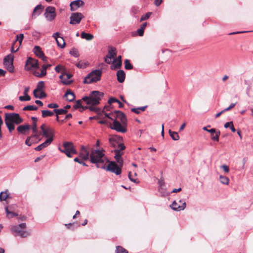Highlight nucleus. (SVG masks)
Masks as SVG:
<instances>
[{"label": "nucleus", "instance_id": "f257e3e1", "mask_svg": "<svg viewBox=\"0 0 253 253\" xmlns=\"http://www.w3.org/2000/svg\"><path fill=\"white\" fill-rule=\"evenodd\" d=\"M105 150L102 148L101 150H92L90 154V162L95 164L97 168L106 170L105 161L109 162L108 159L105 157L104 152Z\"/></svg>", "mask_w": 253, "mask_h": 253}, {"label": "nucleus", "instance_id": "f03ea898", "mask_svg": "<svg viewBox=\"0 0 253 253\" xmlns=\"http://www.w3.org/2000/svg\"><path fill=\"white\" fill-rule=\"evenodd\" d=\"M114 152L115 154L114 158L118 164L115 162H110L106 167V170L115 173L116 175H119L122 172V168L123 166L124 161L122 156L124 153L119 150H114Z\"/></svg>", "mask_w": 253, "mask_h": 253}, {"label": "nucleus", "instance_id": "7ed1b4c3", "mask_svg": "<svg viewBox=\"0 0 253 253\" xmlns=\"http://www.w3.org/2000/svg\"><path fill=\"white\" fill-rule=\"evenodd\" d=\"M26 228V223H22L18 225L12 226L10 228V231L11 233L15 236H20L22 238H26L30 235L27 231L24 230Z\"/></svg>", "mask_w": 253, "mask_h": 253}, {"label": "nucleus", "instance_id": "20e7f679", "mask_svg": "<svg viewBox=\"0 0 253 253\" xmlns=\"http://www.w3.org/2000/svg\"><path fill=\"white\" fill-rule=\"evenodd\" d=\"M102 71L100 69H97L91 71L84 78L83 81L84 84H90L96 83L101 80Z\"/></svg>", "mask_w": 253, "mask_h": 253}, {"label": "nucleus", "instance_id": "39448f33", "mask_svg": "<svg viewBox=\"0 0 253 253\" xmlns=\"http://www.w3.org/2000/svg\"><path fill=\"white\" fill-rule=\"evenodd\" d=\"M64 149H62L61 147H59L58 149L63 153H64L69 158L72 157L71 154H77L74 146L71 142H65L63 144Z\"/></svg>", "mask_w": 253, "mask_h": 253}, {"label": "nucleus", "instance_id": "423d86ee", "mask_svg": "<svg viewBox=\"0 0 253 253\" xmlns=\"http://www.w3.org/2000/svg\"><path fill=\"white\" fill-rule=\"evenodd\" d=\"M104 93L97 90L92 91L90 93L91 102H87V105L95 106L100 103V101L103 97Z\"/></svg>", "mask_w": 253, "mask_h": 253}, {"label": "nucleus", "instance_id": "0eeeda50", "mask_svg": "<svg viewBox=\"0 0 253 253\" xmlns=\"http://www.w3.org/2000/svg\"><path fill=\"white\" fill-rule=\"evenodd\" d=\"M127 125H123V124L118 121L116 119L113 120V124L112 126H110V128L112 129L115 130L116 131L122 133H125L126 132L127 129L126 126Z\"/></svg>", "mask_w": 253, "mask_h": 253}, {"label": "nucleus", "instance_id": "6e6552de", "mask_svg": "<svg viewBox=\"0 0 253 253\" xmlns=\"http://www.w3.org/2000/svg\"><path fill=\"white\" fill-rule=\"evenodd\" d=\"M44 15L47 21H52L56 15L55 8L53 6H47L45 9Z\"/></svg>", "mask_w": 253, "mask_h": 253}, {"label": "nucleus", "instance_id": "1a4fd4ad", "mask_svg": "<svg viewBox=\"0 0 253 253\" xmlns=\"http://www.w3.org/2000/svg\"><path fill=\"white\" fill-rule=\"evenodd\" d=\"M186 206V202L183 200L179 199L178 201H174L170 206L171 208L175 211H180L184 210Z\"/></svg>", "mask_w": 253, "mask_h": 253}, {"label": "nucleus", "instance_id": "9d476101", "mask_svg": "<svg viewBox=\"0 0 253 253\" xmlns=\"http://www.w3.org/2000/svg\"><path fill=\"white\" fill-rule=\"evenodd\" d=\"M33 68H39L38 60L32 57H28L26 62L25 69L27 71H30Z\"/></svg>", "mask_w": 253, "mask_h": 253}, {"label": "nucleus", "instance_id": "9b49d317", "mask_svg": "<svg viewBox=\"0 0 253 253\" xmlns=\"http://www.w3.org/2000/svg\"><path fill=\"white\" fill-rule=\"evenodd\" d=\"M84 18V16L80 12H74L71 13L70 17V24L72 25H76L79 24L82 19Z\"/></svg>", "mask_w": 253, "mask_h": 253}, {"label": "nucleus", "instance_id": "f8f14e48", "mask_svg": "<svg viewBox=\"0 0 253 253\" xmlns=\"http://www.w3.org/2000/svg\"><path fill=\"white\" fill-rule=\"evenodd\" d=\"M10 122L15 123L16 125H19L23 122V119L20 117L18 113H11L5 114Z\"/></svg>", "mask_w": 253, "mask_h": 253}, {"label": "nucleus", "instance_id": "ddd939ff", "mask_svg": "<svg viewBox=\"0 0 253 253\" xmlns=\"http://www.w3.org/2000/svg\"><path fill=\"white\" fill-rule=\"evenodd\" d=\"M115 114V119L118 118L123 124V125H127V118L126 115L122 111L119 110H116L112 114Z\"/></svg>", "mask_w": 253, "mask_h": 253}, {"label": "nucleus", "instance_id": "4468645a", "mask_svg": "<svg viewBox=\"0 0 253 253\" xmlns=\"http://www.w3.org/2000/svg\"><path fill=\"white\" fill-rule=\"evenodd\" d=\"M72 77V75L71 74L64 72L59 76V78L61 80V82L64 84L69 85L73 83V81L69 80Z\"/></svg>", "mask_w": 253, "mask_h": 253}, {"label": "nucleus", "instance_id": "2eb2a0df", "mask_svg": "<svg viewBox=\"0 0 253 253\" xmlns=\"http://www.w3.org/2000/svg\"><path fill=\"white\" fill-rule=\"evenodd\" d=\"M84 3L82 0H75L70 3V10L72 11L77 10L79 7L83 6Z\"/></svg>", "mask_w": 253, "mask_h": 253}, {"label": "nucleus", "instance_id": "dca6fc26", "mask_svg": "<svg viewBox=\"0 0 253 253\" xmlns=\"http://www.w3.org/2000/svg\"><path fill=\"white\" fill-rule=\"evenodd\" d=\"M59 35L60 33L57 32L53 34L52 37L55 39L57 45L59 47L64 48L66 43L64 39L62 37H60Z\"/></svg>", "mask_w": 253, "mask_h": 253}, {"label": "nucleus", "instance_id": "f3484780", "mask_svg": "<svg viewBox=\"0 0 253 253\" xmlns=\"http://www.w3.org/2000/svg\"><path fill=\"white\" fill-rule=\"evenodd\" d=\"M90 156L89 151L84 146L81 147V152L79 154L80 158L84 161L87 160Z\"/></svg>", "mask_w": 253, "mask_h": 253}, {"label": "nucleus", "instance_id": "a211bd4d", "mask_svg": "<svg viewBox=\"0 0 253 253\" xmlns=\"http://www.w3.org/2000/svg\"><path fill=\"white\" fill-rule=\"evenodd\" d=\"M42 132L43 136L47 139L51 138L52 141L53 140L55 131L53 128L48 127L44 130L42 131Z\"/></svg>", "mask_w": 253, "mask_h": 253}, {"label": "nucleus", "instance_id": "6ab92c4d", "mask_svg": "<svg viewBox=\"0 0 253 253\" xmlns=\"http://www.w3.org/2000/svg\"><path fill=\"white\" fill-rule=\"evenodd\" d=\"M52 139L51 138L47 139L44 142L36 147L35 148V150L37 151H41L44 148L47 147L49 144H50L52 143Z\"/></svg>", "mask_w": 253, "mask_h": 253}, {"label": "nucleus", "instance_id": "aec40b11", "mask_svg": "<svg viewBox=\"0 0 253 253\" xmlns=\"http://www.w3.org/2000/svg\"><path fill=\"white\" fill-rule=\"evenodd\" d=\"M43 8L41 4L37 5L33 12L32 18H36L38 16L40 15L42 12V9Z\"/></svg>", "mask_w": 253, "mask_h": 253}, {"label": "nucleus", "instance_id": "412c9836", "mask_svg": "<svg viewBox=\"0 0 253 253\" xmlns=\"http://www.w3.org/2000/svg\"><path fill=\"white\" fill-rule=\"evenodd\" d=\"M64 97H66L67 100L69 102H72L74 101L76 98L75 93L70 89H68L66 91Z\"/></svg>", "mask_w": 253, "mask_h": 253}, {"label": "nucleus", "instance_id": "4be33fe9", "mask_svg": "<svg viewBox=\"0 0 253 253\" xmlns=\"http://www.w3.org/2000/svg\"><path fill=\"white\" fill-rule=\"evenodd\" d=\"M117 80L120 83H122L125 81L126 78L125 72L122 70H119L116 74Z\"/></svg>", "mask_w": 253, "mask_h": 253}, {"label": "nucleus", "instance_id": "5701e85b", "mask_svg": "<svg viewBox=\"0 0 253 253\" xmlns=\"http://www.w3.org/2000/svg\"><path fill=\"white\" fill-rule=\"evenodd\" d=\"M5 123L8 129V130L10 132H11L12 130H13L15 128V126L14 123L12 122H10L9 120L8 117L5 115Z\"/></svg>", "mask_w": 253, "mask_h": 253}, {"label": "nucleus", "instance_id": "b1692460", "mask_svg": "<svg viewBox=\"0 0 253 253\" xmlns=\"http://www.w3.org/2000/svg\"><path fill=\"white\" fill-rule=\"evenodd\" d=\"M30 128V126L28 124H27L25 125L19 126L17 128V130L19 133L21 134H25L26 131L29 130Z\"/></svg>", "mask_w": 253, "mask_h": 253}, {"label": "nucleus", "instance_id": "393cba45", "mask_svg": "<svg viewBox=\"0 0 253 253\" xmlns=\"http://www.w3.org/2000/svg\"><path fill=\"white\" fill-rule=\"evenodd\" d=\"M33 51L35 54V55L40 58L42 56H43L44 53L43 51L42 50V48L39 46H35V47L33 48Z\"/></svg>", "mask_w": 253, "mask_h": 253}, {"label": "nucleus", "instance_id": "a878e982", "mask_svg": "<svg viewBox=\"0 0 253 253\" xmlns=\"http://www.w3.org/2000/svg\"><path fill=\"white\" fill-rule=\"evenodd\" d=\"M9 209L10 210L11 209V208L10 206L9 207H5V211L6 214V217L8 218H11L15 216H18V214L14 212L13 211H11L9 210Z\"/></svg>", "mask_w": 253, "mask_h": 253}, {"label": "nucleus", "instance_id": "bb28decb", "mask_svg": "<svg viewBox=\"0 0 253 253\" xmlns=\"http://www.w3.org/2000/svg\"><path fill=\"white\" fill-rule=\"evenodd\" d=\"M14 56L12 54H9L6 56L3 59V65H7L10 63H13Z\"/></svg>", "mask_w": 253, "mask_h": 253}, {"label": "nucleus", "instance_id": "cd10ccee", "mask_svg": "<svg viewBox=\"0 0 253 253\" xmlns=\"http://www.w3.org/2000/svg\"><path fill=\"white\" fill-rule=\"evenodd\" d=\"M46 70L45 64H43L41 69V73L39 74L38 72H35L34 75L38 77H42L46 75Z\"/></svg>", "mask_w": 253, "mask_h": 253}, {"label": "nucleus", "instance_id": "c85d7f7f", "mask_svg": "<svg viewBox=\"0 0 253 253\" xmlns=\"http://www.w3.org/2000/svg\"><path fill=\"white\" fill-rule=\"evenodd\" d=\"M116 48L114 47H111L109 48L108 50V53L107 55L108 56V58L113 59L115 56H116Z\"/></svg>", "mask_w": 253, "mask_h": 253}, {"label": "nucleus", "instance_id": "c756f323", "mask_svg": "<svg viewBox=\"0 0 253 253\" xmlns=\"http://www.w3.org/2000/svg\"><path fill=\"white\" fill-rule=\"evenodd\" d=\"M169 133L173 140L176 141L179 139V136L177 132L173 131L169 129Z\"/></svg>", "mask_w": 253, "mask_h": 253}, {"label": "nucleus", "instance_id": "7c9ffc66", "mask_svg": "<svg viewBox=\"0 0 253 253\" xmlns=\"http://www.w3.org/2000/svg\"><path fill=\"white\" fill-rule=\"evenodd\" d=\"M81 36L82 39H85L87 41H90L93 39V36L92 34L86 33L84 32H82Z\"/></svg>", "mask_w": 253, "mask_h": 253}, {"label": "nucleus", "instance_id": "2f4dec72", "mask_svg": "<svg viewBox=\"0 0 253 253\" xmlns=\"http://www.w3.org/2000/svg\"><path fill=\"white\" fill-rule=\"evenodd\" d=\"M54 112L49 111V110H42V117L45 118L47 117H50L54 115Z\"/></svg>", "mask_w": 253, "mask_h": 253}, {"label": "nucleus", "instance_id": "473e14b6", "mask_svg": "<svg viewBox=\"0 0 253 253\" xmlns=\"http://www.w3.org/2000/svg\"><path fill=\"white\" fill-rule=\"evenodd\" d=\"M214 133H215V135L214 134H211V138L213 141H216V142H218L219 141V137L220 135V132L219 130H216V132H214Z\"/></svg>", "mask_w": 253, "mask_h": 253}, {"label": "nucleus", "instance_id": "72a5a7b5", "mask_svg": "<svg viewBox=\"0 0 253 253\" xmlns=\"http://www.w3.org/2000/svg\"><path fill=\"white\" fill-rule=\"evenodd\" d=\"M122 65V62L116 61L114 63L112 62V65L110 66L111 70H114L118 68H120Z\"/></svg>", "mask_w": 253, "mask_h": 253}, {"label": "nucleus", "instance_id": "f704fd0d", "mask_svg": "<svg viewBox=\"0 0 253 253\" xmlns=\"http://www.w3.org/2000/svg\"><path fill=\"white\" fill-rule=\"evenodd\" d=\"M115 253H128V251L121 246L116 247Z\"/></svg>", "mask_w": 253, "mask_h": 253}, {"label": "nucleus", "instance_id": "c9c22d12", "mask_svg": "<svg viewBox=\"0 0 253 253\" xmlns=\"http://www.w3.org/2000/svg\"><path fill=\"white\" fill-rule=\"evenodd\" d=\"M110 144L113 147L116 148L118 147V144H119L117 139L115 137H111L109 139Z\"/></svg>", "mask_w": 253, "mask_h": 253}, {"label": "nucleus", "instance_id": "e433bc0d", "mask_svg": "<svg viewBox=\"0 0 253 253\" xmlns=\"http://www.w3.org/2000/svg\"><path fill=\"white\" fill-rule=\"evenodd\" d=\"M8 190H6L4 192H1L0 193V201H3L6 200L8 197V194H7Z\"/></svg>", "mask_w": 253, "mask_h": 253}, {"label": "nucleus", "instance_id": "4c0bfd02", "mask_svg": "<svg viewBox=\"0 0 253 253\" xmlns=\"http://www.w3.org/2000/svg\"><path fill=\"white\" fill-rule=\"evenodd\" d=\"M125 64V68L126 70H131L133 68V66L130 63V61L128 59H126L124 62Z\"/></svg>", "mask_w": 253, "mask_h": 253}, {"label": "nucleus", "instance_id": "58836bf2", "mask_svg": "<svg viewBox=\"0 0 253 253\" xmlns=\"http://www.w3.org/2000/svg\"><path fill=\"white\" fill-rule=\"evenodd\" d=\"M220 182L223 184L228 185L229 183V178L225 176L220 175L219 176Z\"/></svg>", "mask_w": 253, "mask_h": 253}, {"label": "nucleus", "instance_id": "ea45409f", "mask_svg": "<svg viewBox=\"0 0 253 253\" xmlns=\"http://www.w3.org/2000/svg\"><path fill=\"white\" fill-rule=\"evenodd\" d=\"M53 112L57 115H61V114H65L67 113V110L64 109H55L53 110Z\"/></svg>", "mask_w": 253, "mask_h": 253}, {"label": "nucleus", "instance_id": "a19ab883", "mask_svg": "<svg viewBox=\"0 0 253 253\" xmlns=\"http://www.w3.org/2000/svg\"><path fill=\"white\" fill-rule=\"evenodd\" d=\"M38 108V107L35 105H27L25 106L23 110L24 111L37 110Z\"/></svg>", "mask_w": 253, "mask_h": 253}, {"label": "nucleus", "instance_id": "79ce46f5", "mask_svg": "<svg viewBox=\"0 0 253 253\" xmlns=\"http://www.w3.org/2000/svg\"><path fill=\"white\" fill-rule=\"evenodd\" d=\"M91 111L95 112L98 114H99L101 112L102 113H104V111H101V109L99 108L95 107L94 106L91 105V106H88V109Z\"/></svg>", "mask_w": 253, "mask_h": 253}, {"label": "nucleus", "instance_id": "37998d69", "mask_svg": "<svg viewBox=\"0 0 253 253\" xmlns=\"http://www.w3.org/2000/svg\"><path fill=\"white\" fill-rule=\"evenodd\" d=\"M44 87V83L43 81H40L38 83L36 90L38 91H40Z\"/></svg>", "mask_w": 253, "mask_h": 253}, {"label": "nucleus", "instance_id": "c03bdc74", "mask_svg": "<svg viewBox=\"0 0 253 253\" xmlns=\"http://www.w3.org/2000/svg\"><path fill=\"white\" fill-rule=\"evenodd\" d=\"M70 54L75 57H78L80 56L78 50L75 48H73L71 50Z\"/></svg>", "mask_w": 253, "mask_h": 253}, {"label": "nucleus", "instance_id": "a18cd8bd", "mask_svg": "<svg viewBox=\"0 0 253 253\" xmlns=\"http://www.w3.org/2000/svg\"><path fill=\"white\" fill-rule=\"evenodd\" d=\"M24 39V35L23 34H20L16 36V40L14 42L15 43L17 41H18L20 45L21 44L23 40Z\"/></svg>", "mask_w": 253, "mask_h": 253}, {"label": "nucleus", "instance_id": "49530a36", "mask_svg": "<svg viewBox=\"0 0 253 253\" xmlns=\"http://www.w3.org/2000/svg\"><path fill=\"white\" fill-rule=\"evenodd\" d=\"M6 67L7 70L10 73H13L14 72V66H13V63H10L8 64H7V65H4Z\"/></svg>", "mask_w": 253, "mask_h": 253}, {"label": "nucleus", "instance_id": "de8ad7c7", "mask_svg": "<svg viewBox=\"0 0 253 253\" xmlns=\"http://www.w3.org/2000/svg\"><path fill=\"white\" fill-rule=\"evenodd\" d=\"M19 99L21 101H29L31 99V97L29 95H24L19 96Z\"/></svg>", "mask_w": 253, "mask_h": 253}, {"label": "nucleus", "instance_id": "09e8293b", "mask_svg": "<svg viewBox=\"0 0 253 253\" xmlns=\"http://www.w3.org/2000/svg\"><path fill=\"white\" fill-rule=\"evenodd\" d=\"M86 63H84L80 61L76 64V66L80 69H84L86 67Z\"/></svg>", "mask_w": 253, "mask_h": 253}, {"label": "nucleus", "instance_id": "8fccbe9b", "mask_svg": "<svg viewBox=\"0 0 253 253\" xmlns=\"http://www.w3.org/2000/svg\"><path fill=\"white\" fill-rule=\"evenodd\" d=\"M117 148V149H116L114 150H119L120 152H122V151L126 149V146L123 143H119L118 144Z\"/></svg>", "mask_w": 253, "mask_h": 253}, {"label": "nucleus", "instance_id": "3c124183", "mask_svg": "<svg viewBox=\"0 0 253 253\" xmlns=\"http://www.w3.org/2000/svg\"><path fill=\"white\" fill-rule=\"evenodd\" d=\"M208 127H210V126H208ZM203 129L204 130L208 131V132L211 133V134H214V132H216V129L215 128H211L210 129H208L207 128V126H204Z\"/></svg>", "mask_w": 253, "mask_h": 253}, {"label": "nucleus", "instance_id": "603ef678", "mask_svg": "<svg viewBox=\"0 0 253 253\" xmlns=\"http://www.w3.org/2000/svg\"><path fill=\"white\" fill-rule=\"evenodd\" d=\"M82 100H78L76 101V103L73 106L75 109H79L81 107Z\"/></svg>", "mask_w": 253, "mask_h": 253}, {"label": "nucleus", "instance_id": "864d4df0", "mask_svg": "<svg viewBox=\"0 0 253 253\" xmlns=\"http://www.w3.org/2000/svg\"><path fill=\"white\" fill-rule=\"evenodd\" d=\"M151 14V12H147L145 15L141 16L140 21L145 20L149 18Z\"/></svg>", "mask_w": 253, "mask_h": 253}, {"label": "nucleus", "instance_id": "5fc2aeb1", "mask_svg": "<svg viewBox=\"0 0 253 253\" xmlns=\"http://www.w3.org/2000/svg\"><path fill=\"white\" fill-rule=\"evenodd\" d=\"M59 107L57 103H50L47 105V107L49 108H54V109Z\"/></svg>", "mask_w": 253, "mask_h": 253}, {"label": "nucleus", "instance_id": "6e6d98bb", "mask_svg": "<svg viewBox=\"0 0 253 253\" xmlns=\"http://www.w3.org/2000/svg\"><path fill=\"white\" fill-rule=\"evenodd\" d=\"M82 100H83V101H85V103H86V104H87V102H91V100H90V94L89 95V96H85L83 97L82 98Z\"/></svg>", "mask_w": 253, "mask_h": 253}, {"label": "nucleus", "instance_id": "4d7b16f0", "mask_svg": "<svg viewBox=\"0 0 253 253\" xmlns=\"http://www.w3.org/2000/svg\"><path fill=\"white\" fill-rule=\"evenodd\" d=\"M236 104H237V102L231 103L228 107L224 109L223 110V111L226 112V111L230 110L232 108H234Z\"/></svg>", "mask_w": 253, "mask_h": 253}, {"label": "nucleus", "instance_id": "13d9d810", "mask_svg": "<svg viewBox=\"0 0 253 253\" xmlns=\"http://www.w3.org/2000/svg\"><path fill=\"white\" fill-rule=\"evenodd\" d=\"M32 129L33 133H37L38 131L37 124H32Z\"/></svg>", "mask_w": 253, "mask_h": 253}, {"label": "nucleus", "instance_id": "bf43d9fd", "mask_svg": "<svg viewBox=\"0 0 253 253\" xmlns=\"http://www.w3.org/2000/svg\"><path fill=\"white\" fill-rule=\"evenodd\" d=\"M128 178L129 179V180L134 183H138L139 182L136 179H134L132 178V177H131V172H129L128 173Z\"/></svg>", "mask_w": 253, "mask_h": 253}, {"label": "nucleus", "instance_id": "052dcab7", "mask_svg": "<svg viewBox=\"0 0 253 253\" xmlns=\"http://www.w3.org/2000/svg\"><path fill=\"white\" fill-rule=\"evenodd\" d=\"M31 139V137H28L25 141V144L29 146H31L32 144V142L30 141Z\"/></svg>", "mask_w": 253, "mask_h": 253}, {"label": "nucleus", "instance_id": "680f3d73", "mask_svg": "<svg viewBox=\"0 0 253 253\" xmlns=\"http://www.w3.org/2000/svg\"><path fill=\"white\" fill-rule=\"evenodd\" d=\"M220 168L223 169L225 172H228L229 171V169L226 165H223L221 166Z\"/></svg>", "mask_w": 253, "mask_h": 253}, {"label": "nucleus", "instance_id": "e2e57ef3", "mask_svg": "<svg viewBox=\"0 0 253 253\" xmlns=\"http://www.w3.org/2000/svg\"><path fill=\"white\" fill-rule=\"evenodd\" d=\"M108 56L107 55L105 57H104V61L105 62L107 63V64H110L111 63H112V58H108Z\"/></svg>", "mask_w": 253, "mask_h": 253}, {"label": "nucleus", "instance_id": "0e129e2a", "mask_svg": "<svg viewBox=\"0 0 253 253\" xmlns=\"http://www.w3.org/2000/svg\"><path fill=\"white\" fill-rule=\"evenodd\" d=\"M63 68V67L60 65H58L56 66L55 68V70L57 73H60L61 70Z\"/></svg>", "mask_w": 253, "mask_h": 253}, {"label": "nucleus", "instance_id": "69168bd1", "mask_svg": "<svg viewBox=\"0 0 253 253\" xmlns=\"http://www.w3.org/2000/svg\"><path fill=\"white\" fill-rule=\"evenodd\" d=\"M137 32L138 35L140 36H142L144 34V30L140 28L137 30Z\"/></svg>", "mask_w": 253, "mask_h": 253}, {"label": "nucleus", "instance_id": "338daca9", "mask_svg": "<svg viewBox=\"0 0 253 253\" xmlns=\"http://www.w3.org/2000/svg\"><path fill=\"white\" fill-rule=\"evenodd\" d=\"M88 109V106H84L81 105V107H80V108H79V111L81 112H83L84 110H85Z\"/></svg>", "mask_w": 253, "mask_h": 253}, {"label": "nucleus", "instance_id": "774afa93", "mask_svg": "<svg viewBox=\"0 0 253 253\" xmlns=\"http://www.w3.org/2000/svg\"><path fill=\"white\" fill-rule=\"evenodd\" d=\"M163 0H155L154 4L156 6H159L162 2Z\"/></svg>", "mask_w": 253, "mask_h": 253}]
</instances>
